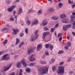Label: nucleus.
<instances>
[{
  "instance_id": "54",
  "label": "nucleus",
  "mask_w": 75,
  "mask_h": 75,
  "mask_svg": "<svg viewBox=\"0 0 75 75\" xmlns=\"http://www.w3.org/2000/svg\"><path fill=\"white\" fill-rule=\"evenodd\" d=\"M62 36H61L60 37V38H59V41H61L62 40Z\"/></svg>"
},
{
  "instance_id": "29",
  "label": "nucleus",
  "mask_w": 75,
  "mask_h": 75,
  "mask_svg": "<svg viewBox=\"0 0 75 75\" xmlns=\"http://www.w3.org/2000/svg\"><path fill=\"white\" fill-rule=\"evenodd\" d=\"M21 62L23 64H24V63H25V59H23L21 60Z\"/></svg>"
},
{
  "instance_id": "50",
  "label": "nucleus",
  "mask_w": 75,
  "mask_h": 75,
  "mask_svg": "<svg viewBox=\"0 0 75 75\" xmlns=\"http://www.w3.org/2000/svg\"><path fill=\"white\" fill-rule=\"evenodd\" d=\"M15 75V73L14 72H12L11 73V74H10L9 75Z\"/></svg>"
},
{
  "instance_id": "10",
  "label": "nucleus",
  "mask_w": 75,
  "mask_h": 75,
  "mask_svg": "<svg viewBox=\"0 0 75 75\" xmlns=\"http://www.w3.org/2000/svg\"><path fill=\"white\" fill-rule=\"evenodd\" d=\"M13 32L12 33V34L13 35H16L17 34V32L19 31L18 30H15L14 29H13Z\"/></svg>"
},
{
  "instance_id": "63",
  "label": "nucleus",
  "mask_w": 75,
  "mask_h": 75,
  "mask_svg": "<svg viewBox=\"0 0 75 75\" xmlns=\"http://www.w3.org/2000/svg\"><path fill=\"white\" fill-rule=\"evenodd\" d=\"M35 33L36 34V33H38V30H36L35 31Z\"/></svg>"
},
{
  "instance_id": "1",
  "label": "nucleus",
  "mask_w": 75,
  "mask_h": 75,
  "mask_svg": "<svg viewBox=\"0 0 75 75\" xmlns=\"http://www.w3.org/2000/svg\"><path fill=\"white\" fill-rule=\"evenodd\" d=\"M36 68L38 69V73L39 74H45V73L47 72L48 71V67L46 66L42 68L39 66H37Z\"/></svg>"
},
{
  "instance_id": "3",
  "label": "nucleus",
  "mask_w": 75,
  "mask_h": 75,
  "mask_svg": "<svg viewBox=\"0 0 75 75\" xmlns=\"http://www.w3.org/2000/svg\"><path fill=\"white\" fill-rule=\"evenodd\" d=\"M35 55L33 54H31V55L28 57V59L29 60V61L33 62L35 60V58H33V57H35Z\"/></svg>"
},
{
  "instance_id": "64",
  "label": "nucleus",
  "mask_w": 75,
  "mask_h": 75,
  "mask_svg": "<svg viewBox=\"0 0 75 75\" xmlns=\"http://www.w3.org/2000/svg\"><path fill=\"white\" fill-rule=\"evenodd\" d=\"M72 28H73V29H75V26H73Z\"/></svg>"
},
{
  "instance_id": "22",
  "label": "nucleus",
  "mask_w": 75,
  "mask_h": 75,
  "mask_svg": "<svg viewBox=\"0 0 75 75\" xmlns=\"http://www.w3.org/2000/svg\"><path fill=\"white\" fill-rule=\"evenodd\" d=\"M20 42V40L18 38L16 39V45H17L18 43Z\"/></svg>"
},
{
  "instance_id": "15",
  "label": "nucleus",
  "mask_w": 75,
  "mask_h": 75,
  "mask_svg": "<svg viewBox=\"0 0 75 75\" xmlns=\"http://www.w3.org/2000/svg\"><path fill=\"white\" fill-rule=\"evenodd\" d=\"M26 71L28 73H30L31 72V70L29 68H27L25 69Z\"/></svg>"
},
{
  "instance_id": "19",
  "label": "nucleus",
  "mask_w": 75,
  "mask_h": 75,
  "mask_svg": "<svg viewBox=\"0 0 75 75\" xmlns=\"http://www.w3.org/2000/svg\"><path fill=\"white\" fill-rule=\"evenodd\" d=\"M20 64H21V62H19L18 63H17L16 66L17 67H18V68H20V67H21Z\"/></svg>"
},
{
  "instance_id": "18",
  "label": "nucleus",
  "mask_w": 75,
  "mask_h": 75,
  "mask_svg": "<svg viewBox=\"0 0 75 75\" xmlns=\"http://www.w3.org/2000/svg\"><path fill=\"white\" fill-rule=\"evenodd\" d=\"M52 19V20H58V18L56 16H53L51 17Z\"/></svg>"
},
{
  "instance_id": "6",
  "label": "nucleus",
  "mask_w": 75,
  "mask_h": 75,
  "mask_svg": "<svg viewBox=\"0 0 75 75\" xmlns=\"http://www.w3.org/2000/svg\"><path fill=\"white\" fill-rule=\"evenodd\" d=\"M39 23L38 20L37 19H35L33 20V21L32 22V25H36L38 24Z\"/></svg>"
},
{
  "instance_id": "57",
  "label": "nucleus",
  "mask_w": 75,
  "mask_h": 75,
  "mask_svg": "<svg viewBox=\"0 0 75 75\" xmlns=\"http://www.w3.org/2000/svg\"><path fill=\"white\" fill-rule=\"evenodd\" d=\"M71 25H69L67 26V27H71Z\"/></svg>"
},
{
  "instance_id": "30",
  "label": "nucleus",
  "mask_w": 75,
  "mask_h": 75,
  "mask_svg": "<svg viewBox=\"0 0 75 75\" xmlns=\"http://www.w3.org/2000/svg\"><path fill=\"white\" fill-rule=\"evenodd\" d=\"M63 29L64 30H67L68 28H67V26L63 27Z\"/></svg>"
},
{
  "instance_id": "14",
  "label": "nucleus",
  "mask_w": 75,
  "mask_h": 75,
  "mask_svg": "<svg viewBox=\"0 0 75 75\" xmlns=\"http://www.w3.org/2000/svg\"><path fill=\"white\" fill-rule=\"evenodd\" d=\"M47 23H48V22H45V20H43L42 21V25L45 26V25H46L47 24Z\"/></svg>"
},
{
  "instance_id": "42",
  "label": "nucleus",
  "mask_w": 75,
  "mask_h": 75,
  "mask_svg": "<svg viewBox=\"0 0 75 75\" xmlns=\"http://www.w3.org/2000/svg\"><path fill=\"white\" fill-rule=\"evenodd\" d=\"M23 35H24V33H21L20 34V36L21 37H22L23 36Z\"/></svg>"
},
{
  "instance_id": "35",
  "label": "nucleus",
  "mask_w": 75,
  "mask_h": 75,
  "mask_svg": "<svg viewBox=\"0 0 75 75\" xmlns=\"http://www.w3.org/2000/svg\"><path fill=\"white\" fill-rule=\"evenodd\" d=\"M23 64L24 67H27V64H26V63L25 62L24 63H23Z\"/></svg>"
},
{
  "instance_id": "34",
  "label": "nucleus",
  "mask_w": 75,
  "mask_h": 75,
  "mask_svg": "<svg viewBox=\"0 0 75 75\" xmlns=\"http://www.w3.org/2000/svg\"><path fill=\"white\" fill-rule=\"evenodd\" d=\"M45 55H46L48 56L49 55V52H48V51H46V52H45Z\"/></svg>"
},
{
  "instance_id": "13",
  "label": "nucleus",
  "mask_w": 75,
  "mask_h": 75,
  "mask_svg": "<svg viewBox=\"0 0 75 75\" xmlns=\"http://www.w3.org/2000/svg\"><path fill=\"white\" fill-rule=\"evenodd\" d=\"M28 52H29V53H31V52H34V50H33V48H29L28 50Z\"/></svg>"
},
{
  "instance_id": "46",
  "label": "nucleus",
  "mask_w": 75,
  "mask_h": 75,
  "mask_svg": "<svg viewBox=\"0 0 75 75\" xmlns=\"http://www.w3.org/2000/svg\"><path fill=\"white\" fill-rule=\"evenodd\" d=\"M48 29L47 28V27H45L44 28V30L46 31V30H48Z\"/></svg>"
},
{
  "instance_id": "43",
  "label": "nucleus",
  "mask_w": 75,
  "mask_h": 75,
  "mask_svg": "<svg viewBox=\"0 0 75 75\" xmlns=\"http://www.w3.org/2000/svg\"><path fill=\"white\" fill-rule=\"evenodd\" d=\"M68 1L69 3V4H72L73 3V1H71L69 0Z\"/></svg>"
},
{
  "instance_id": "45",
  "label": "nucleus",
  "mask_w": 75,
  "mask_h": 75,
  "mask_svg": "<svg viewBox=\"0 0 75 75\" xmlns=\"http://www.w3.org/2000/svg\"><path fill=\"white\" fill-rule=\"evenodd\" d=\"M8 41V40H5V41L4 42V44H7V43Z\"/></svg>"
},
{
  "instance_id": "25",
  "label": "nucleus",
  "mask_w": 75,
  "mask_h": 75,
  "mask_svg": "<svg viewBox=\"0 0 75 75\" xmlns=\"http://www.w3.org/2000/svg\"><path fill=\"white\" fill-rule=\"evenodd\" d=\"M24 44V43L23 42H22L21 43L19 46V48H21L22 47V45H23Z\"/></svg>"
},
{
  "instance_id": "48",
  "label": "nucleus",
  "mask_w": 75,
  "mask_h": 75,
  "mask_svg": "<svg viewBox=\"0 0 75 75\" xmlns=\"http://www.w3.org/2000/svg\"><path fill=\"white\" fill-rule=\"evenodd\" d=\"M71 60V58L70 57H69L67 61L68 62H69Z\"/></svg>"
},
{
  "instance_id": "60",
  "label": "nucleus",
  "mask_w": 75,
  "mask_h": 75,
  "mask_svg": "<svg viewBox=\"0 0 75 75\" xmlns=\"http://www.w3.org/2000/svg\"><path fill=\"white\" fill-rule=\"evenodd\" d=\"M75 4L72 5V8H74V7H75Z\"/></svg>"
},
{
  "instance_id": "51",
  "label": "nucleus",
  "mask_w": 75,
  "mask_h": 75,
  "mask_svg": "<svg viewBox=\"0 0 75 75\" xmlns=\"http://www.w3.org/2000/svg\"><path fill=\"white\" fill-rule=\"evenodd\" d=\"M10 20H12V21H13L14 20V18H10Z\"/></svg>"
},
{
  "instance_id": "32",
  "label": "nucleus",
  "mask_w": 75,
  "mask_h": 75,
  "mask_svg": "<svg viewBox=\"0 0 75 75\" xmlns=\"http://www.w3.org/2000/svg\"><path fill=\"white\" fill-rule=\"evenodd\" d=\"M22 8H20L19 9V14H21V13H22Z\"/></svg>"
},
{
  "instance_id": "56",
  "label": "nucleus",
  "mask_w": 75,
  "mask_h": 75,
  "mask_svg": "<svg viewBox=\"0 0 75 75\" xmlns=\"http://www.w3.org/2000/svg\"><path fill=\"white\" fill-rule=\"evenodd\" d=\"M16 11H14V12H13V14L14 16H15V14H16Z\"/></svg>"
},
{
  "instance_id": "62",
  "label": "nucleus",
  "mask_w": 75,
  "mask_h": 75,
  "mask_svg": "<svg viewBox=\"0 0 75 75\" xmlns=\"http://www.w3.org/2000/svg\"><path fill=\"white\" fill-rule=\"evenodd\" d=\"M64 48L65 49V50H68V48L67 47H65Z\"/></svg>"
},
{
  "instance_id": "55",
  "label": "nucleus",
  "mask_w": 75,
  "mask_h": 75,
  "mask_svg": "<svg viewBox=\"0 0 75 75\" xmlns=\"http://www.w3.org/2000/svg\"><path fill=\"white\" fill-rule=\"evenodd\" d=\"M49 10V11H50V12L52 11H52V8H50Z\"/></svg>"
},
{
  "instance_id": "33",
  "label": "nucleus",
  "mask_w": 75,
  "mask_h": 75,
  "mask_svg": "<svg viewBox=\"0 0 75 75\" xmlns=\"http://www.w3.org/2000/svg\"><path fill=\"white\" fill-rule=\"evenodd\" d=\"M49 47H50V44H46L45 46V47L46 48H49Z\"/></svg>"
},
{
  "instance_id": "23",
  "label": "nucleus",
  "mask_w": 75,
  "mask_h": 75,
  "mask_svg": "<svg viewBox=\"0 0 75 75\" xmlns=\"http://www.w3.org/2000/svg\"><path fill=\"white\" fill-rule=\"evenodd\" d=\"M30 40L31 42H33V41L35 40L34 37L33 36H32V37H31Z\"/></svg>"
},
{
  "instance_id": "28",
  "label": "nucleus",
  "mask_w": 75,
  "mask_h": 75,
  "mask_svg": "<svg viewBox=\"0 0 75 75\" xmlns=\"http://www.w3.org/2000/svg\"><path fill=\"white\" fill-rule=\"evenodd\" d=\"M57 69L55 66H53L52 67V69L53 71H56V70H57Z\"/></svg>"
},
{
  "instance_id": "37",
  "label": "nucleus",
  "mask_w": 75,
  "mask_h": 75,
  "mask_svg": "<svg viewBox=\"0 0 75 75\" xmlns=\"http://www.w3.org/2000/svg\"><path fill=\"white\" fill-rule=\"evenodd\" d=\"M62 33H59L58 35V36H57L58 38H59V37H62Z\"/></svg>"
},
{
  "instance_id": "49",
  "label": "nucleus",
  "mask_w": 75,
  "mask_h": 75,
  "mask_svg": "<svg viewBox=\"0 0 75 75\" xmlns=\"http://www.w3.org/2000/svg\"><path fill=\"white\" fill-rule=\"evenodd\" d=\"M54 30H55V28H52L51 29V33H53V32H54Z\"/></svg>"
},
{
  "instance_id": "59",
  "label": "nucleus",
  "mask_w": 75,
  "mask_h": 75,
  "mask_svg": "<svg viewBox=\"0 0 75 75\" xmlns=\"http://www.w3.org/2000/svg\"><path fill=\"white\" fill-rule=\"evenodd\" d=\"M73 24V26H75V23L74 22L72 23Z\"/></svg>"
},
{
  "instance_id": "17",
  "label": "nucleus",
  "mask_w": 75,
  "mask_h": 75,
  "mask_svg": "<svg viewBox=\"0 0 75 75\" xmlns=\"http://www.w3.org/2000/svg\"><path fill=\"white\" fill-rule=\"evenodd\" d=\"M39 62L40 64H47V63L45 62L42 61H39Z\"/></svg>"
},
{
  "instance_id": "9",
  "label": "nucleus",
  "mask_w": 75,
  "mask_h": 75,
  "mask_svg": "<svg viewBox=\"0 0 75 75\" xmlns=\"http://www.w3.org/2000/svg\"><path fill=\"white\" fill-rule=\"evenodd\" d=\"M11 65L10 64L9 66L7 67H4V71H7L9 69H10V68L11 67Z\"/></svg>"
},
{
  "instance_id": "31",
  "label": "nucleus",
  "mask_w": 75,
  "mask_h": 75,
  "mask_svg": "<svg viewBox=\"0 0 75 75\" xmlns=\"http://www.w3.org/2000/svg\"><path fill=\"white\" fill-rule=\"evenodd\" d=\"M58 6L59 7H62V6H63V4L60 3L59 4Z\"/></svg>"
},
{
  "instance_id": "21",
  "label": "nucleus",
  "mask_w": 75,
  "mask_h": 75,
  "mask_svg": "<svg viewBox=\"0 0 75 75\" xmlns=\"http://www.w3.org/2000/svg\"><path fill=\"white\" fill-rule=\"evenodd\" d=\"M62 23H68V20L64 19V20H62Z\"/></svg>"
},
{
  "instance_id": "4",
  "label": "nucleus",
  "mask_w": 75,
  "mask_h": 75,
  "mask_svg": "<svg viewBox=\"0 0 75 75\" xmlns=\"http://www.w3.org/2000/svg\"><path fill=\"white\" fill-rule=\"evenodd\" d=\"M8 55V54H4L2 57V61H4V60H6V61H7V60H8V59H10V58L9 57H7Z\"/></svg>"
},
{
  "instance_id": "39",
  "label": "nucleus",
  "mask_w": 75,
  "mask_h": 75,
  "mask_svg": "<svg viewBox=\"0 0 75 75\" xmlns=\"http://www.w3.org/2000/svg\"><path fill=\"white\" fill-rule=\"evenodd\" d=\"M41 14H42V11L41 10H39L38 12V14L39 15H40Z\"/></svg>"
},
{
  "instance_id": "41",
  "label": "nucleus",
  "mask_w": 75,
  "mask_h": 75,
  "mask_svg": "<svg viewBox=\"0 0 75 75\" xmlns=\"http://www.w3.org/2000/svg\"><path fill=\"white\" fill-rule=\"evenodd\" d=\"M22 72H23V71H22V69H21L20 70V72L19 73V75H21V74H22Z\"/></svg>"
},
{
  "instance_id": "52",
  "label": "nucleus",
  "mask_w": 75,
  "mask_h": 75,
  "mask_svg": "<svg viewBox=\"0 0 75 75\" xmlns=\"http://www.w3.org/2000/svg\"><path fill=\"white\" fill-rule=\"evenodd\" d=\"M72 35H73V36H75V33L74 32H72Z\"/></svg>"
},
{
  "instance_id": "16",
  "label": "nucleus",
  "mask_w": 75,
  "mask_h": 75,
  "mask_svg": "<svg viewBox=\"0 0 75 75\" xmlns=\"http://www.w3.org/2000/svg\"><path fill=\"white\" fill-rule=\"evenodd\" d=\"M65 17H66V15L65 13H63V14H62L60 15V18H64Z\"/></svg>"
},
{
  "instance_id": "47",
  "label": "nucleus",
  "mask_w": 75,
  "mask_h": 75,
  "mask_svg": "<svg viewBox=\"0 0 75 75\" xmlns=\"http://www.w3.org/2000/svg\"><path fill=\"white\" fill-rule=\"evenodd\" d=\"M25 31L26 33V34H27L28 33V29L26 28L25 29Z\"/></svg>"
},
{
  "instance_id": "5",
  "label": "nucleus",
  "mask_w": 75,
  "mask_h": 75,
  "mask_svg": "<svg viewBox=\"0 0 75 75\" xmlns=\"http://www.w3.org/2000/svg\"><path fill=\"white\" fill-rule=\"evenodd\" d=\"M16 7V5H13L11 6L8 9V11H9V12H11Z\"/></svg>"
},
{
  "instance_id": "8",
  "label": "nucleus",
  "mask_w": 75,
  "mask_h": 75,
  "mask_svg": "<svg viewBox=\"0 0 75 75\" xmlns=\"http://www.w3.org/2000/svg\"><path fill=\"white\" fill-rule=\"evenodd\" d=\"M50 32H45L43 33V34L42 38L43 39H45V36L48 34H50Z\"/></svg>"
},
{
  "instance_id": "38",
  "label": "nucleus",
  "mask_w": 75,
  "mask_h": 75,
  "mask_svg": "<svg viewBox=\"0 0 75 75\" xmlns=\"http://www.w3.org/2000/svg\"><path fill=\"white\" fill-rule=\"evenodd\" d=\"M64 63V62H60L59 63V65H62Z\"/></svg>"
},
{
  "instance_id": "44",
  "label": "nucleus",
  "mask_w": 75,
  "mask_h": 75,
  "mask_svg": "<svg viewBox=\"0 0 75 75\" xmlns=\"http://www.w3.org/2000/svg\"><path fill=\"white\" fill-rule=\"evenodd\" d=\"M49 47L50 48V50H52V49H53V48H54L53 46L52 45H50Z\"/></svg>"
},
{
  "instance_id": "24",
  "label": "nucleus",
  "mask_w": 75,
  "mask_h": 75,
  "mask_svg": "<svg viewBox=\"0 0 75 75\" xmlns=\"http://www.w3.org/2000/svg\"><path fill=\"white\" fill-rule=\"evenodd\" d=\"M30 23H31V21L30 20H28L27 21V22L26 23V24H27V25H30Z\"/></svg>"
},
{
  "instance_id": "20",
  "label": "nucleus",
  "mask_w": 75,
  "mask_h": 75,
  "mask_svg": "<svg viewBox=\"0 0 75 75\" xmlns=\"http://www.w3.org/2000/svg\"><path fill=\"white\" fill-rule=\"evenodd\" d=\"M6 3L7 4H9L11 3V1H10V0H6Z\"/></svg>"
},
{
  "instance_id": "2",
  "label": "nucleus",
  "mask_w": 75,
  "mask_h": 75,
  "mask_svg": "<svg viewBox=\"0 0 75 75\" xmlns=\"http://www.w3.org/2000/svg\"><path fill=\"white\" fill-rule=\"evenodd\" d=\"M64 67L59 66L58 68V70L57 71V73L59 75H63L64 74Z\"/></svg>"
},
{
  "instance_id": "7",
  "label": "nucleus",
  "mask_w": 75,
  "mask_h": 75,
  "mask_svg": "<svg viewBox=\"0 0 75 75\" xmlns=\"http://www.w3.org/2000/svg\"><path fill=\"white\" fill-rule=\"evenodd\" d=\"M42 45L41 44H39L38 45L37 47V51H40V50L42 48Z\"/></svg>"
},
{
  "instance_id": "36",
  "label": "nucleus",
  "mask_w": 75,
  "mask_h": 75,
  "mask_svg": "<svg viewBox=\"0 0 75 75\" xmlns=\"http://www.w3.org/2000/svg\"><path fill=\"white\" fill-rule=\"evenodd\" d=\"M67 46L68 47H69V46H71V42H68L67 43Z\"/></svg>"
},
{
  "instance_id": "40",
  "label": "nucleus",
  "mask_w": 75,
  "mask_h": 75,
  "mask_svg": "<svg viewBox=\"0 0 75 75\" xmlns=\"http://www.w3.org/2000/svg\"><path fill=\"white\" fill-rule=\"evenodd\" d=\"M63 53H64V52L61 50L59 51L58 52L59 54H63Z\"/></svg>"
},
{
  "instance_id": "58",
  "label": "nucleus",
  "mask_w": 75,
  "mask_h": 75,
  "mask_svg": "<svg viewBox=\"0 0 75 75\" xmlns=\"http://www.w3.org/2000/svg\"><path fill=\"white\" fill-rule=\"evenodd\" d=\"M14 16V17L16 19H16H17V16H15H15Z\"/></svg>"
},
{
  "instance_id": "27",
  "label": "nucleus",
  "mask_w": 75,
  "mask_h": 75,
  "mask_svg": "<svg viewBox=\"0 0 75 75\" xmlns=\"http://www.w3.org/2000/svg\"><path fill=\"white\" fill-rule=\"evenodd\" d=\"M9 29H8L7 28H3V29L2 30V31H5V30H9Z\"/></svg>"
},
{
  "instance_id": "61",
  "label": "nucleus",
  "mask_w": 75,
  "mask_h": 75,
  "mask_svg": "<svg viewBox=\"0 0 75 75\" xmlns=\"http://www.w3.org/2000/svg\"><path fill=\"white\" fill-rule=\"evenodd\" d=\"M58 26V23L56 24L55 25V27H57Z\"/></svg>"
},
{
  "instance_id": "53",
  "label": "nucleus",
  "mask_w": 75,
  "mask_h": 75,
  "mask_svg": "<svg viewBox=\"0 0 75 75\" xmlns=\"http://www.w3.org/2000/svg\"><path fill=\"white\" fill-rule=\"evenodd\" d=\"M74 71H70L69 72V74H70V75H71V74H74Z\"/></svg>"
},
{
  "instance_id": "26",
  "label": "nucleus",
  "mask_w": 75,
  "mask_h": 75,
  "mask_svg": "<svg viewBox=\"0 0 75 75\" xmlns=\"http://www.w3.org/2000/svg\"><path fill=\"white\" fill-rule=\"evenodd\" d=\"M34 64L33 63H30L28 64V66H30V67H32V66L34 65Z\"/></svg>"
},
{
  "instance_id": "12",
  "label": "nucleus",
  "mask_w": 75,
  "mask_h": 75,
  "mask_svg": "<svg viewBox=\"0 0 75 75\" xmlns=\"http://www.w3.org/2000/svg\"><path fill=\"white\" fill-rule=\"evenodd\" d=\"M71 21L70 22H73L74 20V19L75 20V16L74 15H71L70 17Z\"/></svg>"
},
{
  "instance_id": "11",
  "label": "nucleus",
  "mask_w": 75,
  "mask_h": 75,
  "mask_svg": "<svg viewBox=\"0 0 75 75\" xmlns=\"http://www.w3.org/2000/svg\"><path fill=\"white\" fill-rule=\"evenodd\" d=\"M55 59L54 58H52L50 61L49 62V63L50 64H53V63H54V62H55Z\"/></svg>"
}]
</instances>
